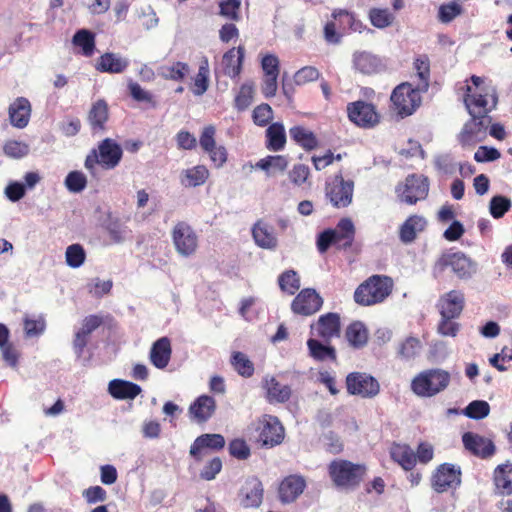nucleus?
Returning a JSON list of instances; mask_svg holds the SVG:
<instances>
[{
    "label": "nucleus",
    "instance_id": "nucleus-1",
    "mask_svg": "<svg viewBox=\"0 0 512 512\" xmlns=\"http://www.w3.org/2000/svg\"><path fill=\"white\" fill-rule=\"evenodd\" d=\"M367 471V466L364 463H355L342 458L332 460L327 466L332 484L341 490L358 488L364 481Z\"/></svg>",
    "mask_w": 512,
    "mask_h": 512
},
{
    "label": "nucleus",
    "instance_id": "nucleus-2",
    "mask_svg": "<svg viewBox=\"0 0 512 512\" xmlns=\"http://www.w3.org/2000/svg\"><path fill=\"white\" fill-rule=\"evenodd\" d=\"M122 157L121 145L112 138H105L87 154L84 167L91 175H95L97 166L104 170L115 169L120 164Z\"/></svg>",
    "mask_w": 512,
    "mask_h": 512
},
{
    "label": "nucleus",
    "instance_id": "nucleus-3",
    "mask_svg": "<svg viewBox=\"0 0 512 512\" xmlns=\"http://www.w3.org/2000/svg\"><path fill=\"white\" fill-rule=\"evenodd\" d=\"M393 280L386 275H372L354 291V301L360 306H372L382 303L393 290Z\"/></svg>",
    "mask_w": 512,
    "mask_h": 512
},
{
    "label": "nucleus",
    "instance_id": "nucleus-4",
    "mask_svg": "<svg viewBox=\"0 0 512 512\" xmlns=\"http://www.w3.org/2000/svg\"><path fill=\"white\" fill-rule=\"evenodd\" d=\"M422 92L409 82L400 83L390 95V109L401 119L413 115L421 106Z\"/></svg>",
    "mask_w": 512,
    "mask_h": 512
},
{
    "label": "nucleus",
    "instance_id": "nucleus-5",
    "mask_svg": "<svg viewBox=\"0 0 512 512\" xmlns=\"http://www.w3.org/2000/svg\"><path fill=\"white\" fill-rule=\"evenodd\" d=\"M447 269H450L457 278L466 280L471 278L477 269V265L463 252L452 250L444 251L433 265L434 276L442 275Z\"/></svg>",
    "mask_w": 512,
    "mask_h": 512
},
{
    "label": "nucleus",
    "instance_id": "nucleus-6",
    "mask_svg": "<svg viewBox=\"0 0 512 512\" xmlns=\"http://www.w3.org/2000/svg\"><path fill=\"white\" fill-rule=\"evenodd\" d=\"M355 238V227L350 218H342L334 229H326L318 235L317 248L326 252L332 245L338 249H348Z\"/></svg>",
    "mask_w": 512,
    "mask_h": 512
},
{
    "label": "nucleus",
    "instance_id": "nucleus-7",
    "mask_svg": "<svg viewBox=\"0 0 512 512\" xmlns=\"http://www.w3.org/2000/svg\"><path fill=\"white\" fill-rule=\"evenodd\" d=\"M450 380L449 372L442 369H428L413 378L411 389L417 396L433 397L445 390Z\"/></svg>",
    "mask_w": 512,
    "mask_h": 512
},
{
    "label": "nucleus",
    "instance_id": "nucleus-8",
    "mask_svg": "<svg viewBox=\"0 0 512 512\" xmlns=\"http://www.w3.org/2000/svg\"><path fill=\"white\" fill-rule=\"evenodd\" d=\"M395 193L400 202L415 205L428 197V177L416 173L409 174L403 182L397 184Z\"/></svg>",
    "mask_w": 512,
    "mask_h": 512
},
{
    "label": "nucleus",
    "instance_id": "nucleus-9",
    "mask_svg": "<svg viewBox=\"0 0 512 512\" xmlns=\"http://www.w3.org/2000/svg\"><path fill=\"white\" fill-rule=\"evenodd\" d=\"M354 181L345 180L342 173L335 174L325 183V196L334 208L348 207L353 200Z\"/></svg>",
    "mask_w": 512,
    "mask_h": 512
},
{
    "label": "nucleus",
    "instance_id": "nucleus-10",
    "mask_svg": "<svg viewBox=\"0 0 512 512\" xmlns=\"http://www.w3.org/2000/svg\"><path fill=\"white\" fill-rule=\"evenodd\" d=\"M257 441L261 446L273 448L280 445L285 437V429L277 416L264 414L257 419Z\"/></svg>",
    "mask_w": 512,
    "mask_h": 512
},
{
    "label": "nucleus",
    "instance_id": "nucleus-11",
    "mask_svg": "<svg viewBox=\"0 0 512 512\" xmlns=\"http://www.w3.org/2000/svg\"><path fill=\"white\" fill-rule=\"evenodd\" d=\"M348 119L357 127L371 129L381 121V115L374 104L357 100L347 104Z\"/></svg>",
    "mask_w": 512,
    "mask_h": 512
},
{
    "label": "nucleus",
    "instance_id": "nucleus-12",
    "mask_svg": "<svg viewBox=\"0 0 512 512\" xmlns=\"http://www.w3.org/2000/svg\"><path fill=\"white\" fill-rule=\"evenodd\" d=\"M461 476L462 471L459 466L442 463L436 467L431 475V487L437 493L455 490L461 485Z\"/></svg>",
    "mask_w": 512,
    "mask_h": 512
},
{
    "label": "nucleus",
    "instance_id": "nucleus-13",
    "mask_svg": "<svg viewBox=\"0 0 512 512\" xmlns=\"http://www.w3.org/2000/svg\"><path fill=\"white\" fill-rule=\"evenodd\" d=\"M341 316L337 312H327L320 315L316 321L310 324V334L323 342L331 343L341 336Z\"/></svg>",
    "mask_w": 512,
    "mask_h": 512
},
{
    "label": "nucleus",
    "instance_id": "nucleus-14",
    "mask_svg": "<svg viewBox=\"0 0 512 512\" xmlns=\"http://www.w3.org/2000/svg\"><path fill=\"white\" fill-rule=\"evenodd\" d=\"M348 394L361 398H373L380 392V384L372 375L365 372H351L346 376Z\"/></svg>",
    "mask_w": 512,
    "mask_h": 512
},
{
    "label": "nucleus",
    "instance_id": "nucleus-15",
    "mask_svg": "<svg viewBox=\"0 0 512 512\" xmlns=\"http://www.w3.org/2000/svg\"><path fill=\"white\" fill-rule=\"evenodd\" d=\"M171 236L175 249L180 255L188 257L196 252L198 236L187 222H177L173 227Z\"/></svg>",
    "mask_w": 512,
    "mask_h": 512
},
{
    "label": "nucleus",
    "instance_id": "nucleus-16",
    "mask_svg": "<svg viewBox=\"0 0 512 512\" xmlns=\"http://www.w3.org/2000/svg\"><path fill=\"white\" fill-rule=\"evenodd\" d=\"M324 304L322 296L313 288L302 289L291 302V311L295 315L312 316L321 310Z\"/></svg>",
    "mask_w": 512,
    "mask_h": 512
},
{
    "label": "nucleus",
    "instance_id": "nucleus-17",
    "mask_svg": "<svg viewBox=\"0 0 512 512\" xmlns=\"http://www.w3.org/2000/svg\"><path fill=\"white\" fill-rule=\"evenodd\" d=\"M225 443V438L221 434H202L191 444L189 454L195 462L199 463L209 453L222 450L225 447Z\"/></svg>",
    "mask_w": 512,
    "mask_h": 512
},
{
    "label": "nucleus",
    "instance_id": "nucleus-18",
    "mask_svg": "<svg viewBox=\"0 0 512 512\" xmlns=\"http://www.w3.org/2000/svg\"><path fill=\"white\" fill-rule=\"evenodd\" d=\"M491 117L475 116L467 121L459 135L462 145H473L485 139Z\"/></svg>",
    "mask_w": 512,
    "mask_h": 512
},
{
    "label": "nucleus",
    "instance_id": "nucleus-19",
    "mask_svg": "<svg viewBox=\"0 0 512 512\" xmlns=\"http://www.w3.org/2000/svg\"><path fill=\"white\" fill-rule=\"evenodd\" d=\"M261 387L264 390V397L266 401L270 404H282L291 399V386L281 383L273 375L264 376L261 382Z\"/></svg>",
    "mask_w": 512,
    "mask_h": 512
},
{
    "label": "nucleus",
    "instance_id": "nucleus-20",
    "mask_svg": "<svg viewBox=\"0 0 512 512\" xmlns=\"http://www.w3.org/2000/svg\"><path fill=\"white\" fill-rule=\"evenodd\" d=\"M462 442L466 450L481 459L490 458L495 454V445L489 438L473 432H465Z\"/></svg>",
    "mask_w": 512,
    "mask_h": 512
},
{
    "label": "nucleus",
    "instance_id": "nucleus-21",
    "mask_svg": "<svg viewBox=\"0 0 512 512\" xmlns=\"http://www.w3.org/2000/svg\"><path fill=\"white\" fill-rule=\"evenodd\" d=\"M465 306V296L460 290H451L440 296L437 308L441 317L458 318Z\"/></svg>",
    "mask_w": 512,
    "mask_h": 512
},
{
    "label": "nucleus",
    "instance_id": "nucleus-22",
    "mask_svg": "<svg viewBox=\"0 0 512 512\" xmlns=\"http://www.w3.org/2000/svg\"><path fill=\"white\" fill-rule=\"evenodd\" d=\"M263 493V485L259 478L248 477L239 492L241 505L245 508L259 507L263 500Z\"/></svg>",
    "mask_w": 512,
    "mask_h": 512
},
{
    "label": "nucleus",
    "instance_id": "nucleus-23",
    "mask_svg": "<svg viewBox=\"0 0 512 512\" xmlns=\"http://www.w3.org/2000/svg\"><path fill=\"white\" fill-rule=\"evenodd\" d=\"M464 95V103L471 117L484 116L490 117L489 113L495 107L496 102L489 105L488 95L481 92H472V87L466 85Z\"/></svg>",
    "mask_w": 512,
    "mask_h": 512
},
{
    "label": "nucleus",
    "instance_id": "nucleus-24",
    "mask_svg": "<svg viewBox=\"0 0 512 512\" xmlns=\"http://www.w3.org/2000/svg\"><path fill=\"white\" fill-rule=\"evenodd\" d=\"M306 488V480L303 476L292 474L285 477L279 484L278 495L283 503L294 502Z\"/></svg>",
    "mask_w": 512,
    "mask_h": 512
},
{
    "label": "nucleus",
    "instance_id": "nucleus-25",
    "mask_svg": "<svg viewBox=\"0 0 512 512\" xmlns=\"http://www.w3.org/2000/svg\"><path fill=\"white\" fill-rule=\"evenodd\" d=\"M245 58V47L239 45L227 50L222 56L223 73L231 79L239 78Z\"/></svg>",
    "mask_w": 512,
    "mask_h": 512
},
{
    "label": "nucleus",
    "instance_id": "nucleus-26",
    "mask_svg": "<svg viewBox=\"0 0 512 512\" xmlns=\"http://www.w3.org/2000/svg\"><path fill=\"white\" fill-rule=\"evenodd\" d=\"M109 105L105 99H98L92 103L87 121L93 134L102 133L106 130L109 120Z\"/></svg>",
    "mask_w": 512,
    "mask_h": 512
},
{
    "label": "nucleus",
    "instance_id": "nucleus-27",
    "mask_svg": "<svg viewBox=\"0 0 512 512\" xmlns=\"http://www.w3.org/2000/svg\"><path fill=\"white\" fill-rule=\"evenodd\" d=\"M103 324V318L98 315H89L82 321L81 328L76 332L73 346L75 353L81 357L88 343L89 335Z\"/></svg>",
    "mask_w": 512,
    "mask_h": 512
},
{
    "label": "nucleus",
    "instance_id": "nucleus-28",
    "mask_svg": "<svg viewBox=\"0 0 512 512\" xmlns=\"http://www.w3.org/2000/svg\"><path fill=\"white\" fill-rule=\"evenodd\" d=\"M216 410V401L208 395H201L190 405L189 415L197 423L209 420Z\"/></svg>",
    "mask_w": 512,
    "mask_h": 512
},
{
    "label": "nucleus",
    "instance_id": "nucleus-29",
    "mask_svg": "<svg viewBox=\"0 0 512 512\" xmlns=\"http://www.w3.org/2000/svg\"><path fill=\"white\" fill-rule=\"evenodd\" d=\"M427 227L425 217L413 214L410 215L399 228V239L402 243L408 244L415 241L418 233L423 232Z\"/></svg>",
    "mask_w": 512,
    "mask_h": 512
},
{
    "label": "nucleus",
    "instance_id": "nucleus-30",
    "mask_svg": "<svg viewBox=\"0 0 512 512\" xmlns=\"http://www.w3.org/2000/svg\"><path fill=\"white\" fill-rule=\"evenodd\" d=\"M495 492L501 496L512 495V464L506 462L498 465L493 471Z\"/></svg>",
    "mask_w": 512,
    "mask_h": 512
},
{
    "label": "nucleus",
    "instance_id": "nucleus-31",
    "mask_svg": "<svg viewBox=\"0 0 512 512\" xmlns=\"http://www.w3.org/2000/svg\"><path fill=\"white\" fill-rule=\"evenodd\" d=\"M307 348L309 356L316 361L324 362L329 360L335 362L337 360L336 349L330 343L323 342L317 337L311 336L307 340Z\"/></svg>",
    "mask_w": 512,
    "mask_h": 512
},
{
    "label": "nucleus",
    "instance_id": "nucleus-32",
    "mask_svg": "<svg viewBox=\"0 0 512 512\" xmlns=\"http://www.w3.org/2000/svg\"><path fill=\"white\" fill-rule=\"evenodd\" d=\"M172 354L171 342L168 337L156 340L150 350V361L158 369H164L169 364Z\"/></svg>",
    "mask_w": 512,
    "mask_h": 512
},
{
    "label": "nucleus",
    "instance_id": "nucleus-33",
    "mask_svg": "<svg viewBox=\"0 0 512 512\" xmlns=\"http://www.w3.org/2000/svg\"><path fill=\"white\" fill-rule=\"evenodd\" d=\"M129 66V61L112 52L102 54L95 65L97 71L102 73L119 74Z\"/></svg>",
    "mask_w": 512,
    "mask_h": 512
},
{
    "label": "nucleus",
    "instance_id": "nucleus-34",
    "mask_svg": "<svg viewBox=\"0 0 512 512\" xmlns=\"http://www.w3.org/2000/svg\"><path fill=\"white\" fill-rule=\"evenodd\" d=\"M291 140L305 151H312L318 148L319 140L316 134L302 125H295L289 129Z\"/></svg>",
    "mask_w": 512,
    "mask_h": 512
},
{
    "label": "nucleus",
    "instance_id": "nucleus-35",
    "mask_svg": "<svg viewBox=\"0 0 512 512\" xmlns=\"http://www.w3.org/2000/svg\"><path fill=\"white\" fill-rule=\"evenodd\" d=\"M390 457L405 471H411L416 466L415 452L407 444L393 443Z\"/></svg>",
    "mask_w": 512,
    "mask_h": 512
},
{
    "label": "nucleus",
    "instance_id": "nucleus-36",
    "mask_svg": "<svg viewBox=\"0 0 512 512\" xmlns=\"http://www.w3.org/2000/svg\"><path fill=\"white\" fill-rule=\"evenodd\" d=\"M287 142L285 127L281 122H274L265 131V147L278 152L285 148Z\"/></svg>",
    "mask_w": 512,
    "mask_h": 512
},
{
    "label": "nucleus",
    "instance_id": "nucleus-37",
    "mask_svg": "<svg viewBox=\"0 0 512 512\" xmlns=\"http://www.w3.org/2000/svg\"><path fill=\"white\" fill-rule=\"evenodd\" d=\"M108 391L110 395L115 399L132 400L141 393L142 389L138 384H135L133 382L121 379H114L110 381L108 385Z\"/></svg>",
    "mask_w": 512,
    "mask_h": 512
},
{
    "label": "nucleus",
    "instance_id": "nucleus-38",
    "mask_svg": "<svg viewBox=\"0 0 512 512\" xmlns=\"http://www.w3.org/2000/svg\"><path fill=\"white\" fill-rule=\"evenodd\" d=\"M345 338L354 349L363 348L369 339V332L365 324L359 320L352 321L345 329Z\"/></svg>",
    "mask_w": 512,
    "mask_h": 512
},
{
    "label": "nucleus",
    "instance_id": "nucleus-39",
    "mask_svg": "<svg viewBox=\"0 0 512 512\" xmlns=\"http://www.w3.org/2000/svg\"><path fill=\"white\" fill-rule=\"evenodd\" d=\"M31 106L27 99L18 98L10 105L9 118L11 124L18 128L25 127L29 122Z\"/></svg>",
    "mask_w": 512,
    "mask_h": 512
},
{
    "label": "nucleus",
    "instance_id": "nucleus-40",
    "mask_svg": "<svg viewBox=\"0 0 512 512\" xmlns=\"http://www.w3.org/2000/svg\"><path fill=\"white\" fill-rule=\"evenodd\" d=\"M354 67L362 74L371 75L382 70L381 60L370 53L361 52L354 56Z\"/></svg>",
    "mask_w": 512,
    "mask_h": 512
},
{
    "label": "nucleus",
    "instance_id": "nucleus-41",
    "mask_svg": "<svg viewBox=\"0 0 512 512\" xmlns=\"http://www.w3.org/2000/svg\"><path fill=\"white\" fill-rule=\"evenodd\" d=\"M209 177V170L204 165H196L185 169L181 173V184L185 187H197L203 185Z\"/></svg>",
    "mask_w": 512,
    "mask_h": 512
},
{
    "label": "nucleus",
    "instance_id": "nucleus-42",
    "mask_svg": "<svg viewBox=\"0 0 512 512\" xmlns=\"http://www.w3.org/2000/svg\"><path fill=\"white\" fill-rule=\"evenodd\" d=\"M288 158L285 155H268L260 159L255 167L265 171L270 176L275 172H284L288 167Z\"/></svg>",
    "mask_w": 512,
    "mask_h": 512
},
{
    "label": "nucleus",
    "instance_id": "nucleus-43",
    "mask_svg": "<svg viewBox=\"0 0 512 512\" xmlns=\"http://www.w3.org/2000/svg\"><path fill=\"white\" fill-rule=\"evenodd\" d=\"M256 244L261 248L272 249L277 245V239L263 221H258L252 228Z\"/></svg>",
    "mask_w": 512,
    "mask_h": 512
},
{
    "label": "nucleus",
    "instance_id": "nucleus-44",
    "mask_svg": "<svg viewBox=\"0 0 512 512\" xmlns=\"http://www.w3.org/2000/svg\"><path fill=\"white\" fill-rule=\"evenodd\" d=\"M414 69L416 70V76L418 77L417 86L422 91H427L430 82V60L425 54L415 58L413 63Z\"/></svg>",
    "mask_w": 512,
    "mask_h": 512
},
{
    "label": "nucleus",
    "instance_id": "nucleus-45",
    "mask_svg": "<svg viewBox=\"0 0 512 512\" xmlns=\"http://www.w3.org/2000/svg\"><path fill=\"white\" fill-rule=\"evenodd\" d=\"M230 364L233 369L244 378H250L254 375V363L243 352L234 351L230 358Z\"/></svg>",
    "mask_w": 512,
    "mask_h": 512
},
{
    "label": "nucleus",
    "instance_id": "nucleus-46",
    "mask_svg": "<svg viewBox=\"0 0 512 512\" xmlns=\"http://www.w3.org/2000/svg\"><path fill=\"white\" fill-rule=\"evenodd\" d=\"M334 20L338 21V29L340 31H360L362 28V22L357 20L355 15L344 9H336L332 12Z\"/></svg>",
    "mask_w": 512,
    "mask_h": 512
},
{
    "label": "nucleus",
    "instance_id": "nucleus-47",
    "mask_svg": "<svg viewBox=\"0 0 512 512\" xmlns=\"http://www.w3.org/2000/svg\"><path fill=\"white\" fill-rule=\"evenodd\" d=\"M72 43L80 47L82 54L86 57L92 56L95 51V35L89 30H78L72 38Z\"/></svg>",
    "mask_w": 512,
    "mask_h": 512
},
{
    "label": "nucleus",
    "instance_id": "nucleus-48",
    "mask_svg": "<svg viewBox=\"0 0 512 512\" xmlns=\"http://www.w3.org/2000/svg\"><path fill=\"white\" fill-rule=\"evenodd\" d=\"M278 285L283 293L294 295L300 288V276L293 269L285 270L278 276Z\"/></svg>",
    "mask_w": 512,
    "mask_h": 512
},
{
    "label": "nucleus",
    "instance_id": "nucleus-49",
    "mask_svg": "<svg viewBox=\"0 0 512 512\" xmlns=\"http://www.w3.org/2000/svg\"><path fill=\"white\" fill-rule=\"evenodd\" d=\"M209 74L208 59L203 58L193 82L192 92L194 95L201 96L207 91L209 87Z\"/></svg>",
    "mask_w": 512,
    "mask_h": 512
},
{
    "label": "nucleus",
    "instance_id": "nucleus-50",
    "mask_svg": "<svg viewBox=\"0 0 512 512\" xmlns=\"http://www.w3.org/2000/svg\"><path fill=\"white\" fill-rule=\"evenodd\" d=\"M254 85L253 83H244L240 86L234 99V106L238 111L246 110L253 101Z\"/></svg>",
    "mask_w": 512,
    "mask_h": 512
},
{
    "label": "nucleus",
    "instance_id": "nucleus-51",
    "mask_svg": "<svg viewBox=\"0 0 512 512\" xmlns=\"http://www.w3.org/2000/svg\"><path fill=\"white\" fill-rule=\"evenodd\" d=\"M371 24L379 29L390 26L394 20V15L387 8H372L369 11Z\"/></svg>",
    "mask_w": 512,
    "mask_h": 512
},
{
    "label": "nucleus",
    "instance_id": "nucleus-52",
    "mask_svg": "<svg viewBox=\"0 0 512 512\" xmlns=\"http://www.w3.org/2000/svg\"><path fill=\"white\" fill-rule=\"evenodd\" d=\"M512 207L510 198L503 195L493 196L489 203V211L493 218H502Z\"/></svg>",
    "mask_w": 512,
    "mask_h": 512
},
{
    "label": "nucleus",
    "instance_id": "nucleus-53",
    "mask_svg": "<svg viewBox=\"0 0 512 512\" xmlns=\"http://www.w3.org/2000/svg\"><path fill=\"white\" fill-rule=\"evenodd\" d=\"M64 183L69 192L79 193L86 188L87 177L83 172L74 170L67 174Z\"/></svg>",
    "mask_w": 512,
    "mask_h": 512
},
{
    "label": "nucleus",
    "instance_id": "nucleus-54",
    "mask_svg": "<svg viewBox=\"0 0 512 512\" xmlns=\"http://www.w3.org/2000/svg\"><path fill=\"white\" fill-rule=\"evenodd\" d=\"M240 9L241 0H222L219 3V15L232 21L240 20Z\"/></svg>",
    "mask_w": 512,
    "mask_h": 512
},
{
    "label": "nucleus",
    "instance_id": "nucleus-55",
    "mask_svg": "<svg viewBox=\"0 0 512 512\" xmlns=\"http://www.w3.org/2000/svg\"><path fill=\"white\" fill-rule=\"evenodd\" d=\"M162 77L167 80L182 81L189 73V66L184 62L177 61L169 67H163Z\"/></svg>",
    "mask_w": 512,
    "mask_h": 512
},
{
    "label": "nucleus",
    "instance_id": "nucleus-56",
    "mask_svg": "<svg viewBox=\"0 0 512 512\" xmlns=\"http://www.w3.org/2000/svg\"><path fill=\"white\" fill-rule=\"evenodd\" d=\"M65 258L68 266L71 268H78L84 263L86 253L82 245L72 244L67 247Z\"/></svg>",
    "mask_w": 512,
    "mask_h": 512
},
{
    "label": "nucleus",
    "instance_id": "nucleus-57",
    "mask_svg": "<svg viewBox=\"0 0 512 512\" xmlns=\"http://www.w3.org/2000/svg\"><path fill=\"white\" fill-rule=\"evenodd\" d=\"M252 119L259 127L267 126L273 119V110L267 103L256 106L252 112Z\"/></svg>",
    "mask_w": 512,
    "mask_h": 512
},
{
    "label": "nucleus",
    "instance_id": "nucleus-58",
    "mask_svg": "<svg viewBox=\"0 0 512 512\" xmlns=\"http://www.w3.org/2000/svg\"><path fill=\"white\" fill-rule=\"evenodd\" d=\"M490 406L486 401L475 400L468 404L464 410V414L471 419H483L488 416Z\"/></svg>",
    "mask_w": 512,
    "mask_h": 512
},
{
    "label": "nucleus",
    "instance_id": "nucleus-59",
    "mask_svg": "<svg viewBox=\"0 0 512 512\" xmlns=\"http://www.w3.org/2000/svg\"><path fill=\"white\" fill-rule=\"evenodd\" d=\"M321 73L314 66H304L300 68L294 75L296 85H305L319 79Z\"/></svg>",
    "mask_w": 512,
    "mask_h": 512
},
{
    "label": "nucleus",
    "instance_id": "nucleus-60",
    "mask_svg": "<svg viewBox=\"0 0 512 512\" xmlns=\"http://www.w3.org/2000/svg\"><path fill=\"white\" fill-rule=\"evenodd\" d=\"M421 347L420 341L415 337H408L403 341L398 349V355L404 359L414 358Z\"/></svg>",
    "mask_w": 512,
    "mask_h": 512
},
{
    "label": "nucleus",
    "instance_id": "nucleus-61",
    "mask_svg": "<svg viewBox=\"0 0 512 512\" xmlns=\"http://www.w3.org/2000/svg\"><path fill=\"white\" fill-rule=\"evenodd\" d=\"M462 7L456 2L442 4L439 7L438 18L442 23H449L457 16L461 15Z\"/></svg>",
    "mask_w": 512,
    "mask_h": 512
},
{
    "label": "nucleus",
    "instance_id": "nucleus-62",
    "mask_svg": "<svg viewBox=\"0 0 512 512\" xmlns=\"http://www.w3.org/2000/svg\"><path fill=\"white\" fill-rule=\"evenodd\" d=\"M289 179L296 186H302L310 176V169L305 164H295L289 171Z\"/></svg>",
    "mask_w": 512,
    "mask_h": 512
},
{
    "label": "nucleus",
    "instance_id": "nucleus-63",
    "mask_svg": "<svg viewBox=\"0 0 512 512\" xmlns=\"http://www.w3.org/2000/svg\"><path fill=\"white\" fill-rule=\"evenodd\" d=\"M221 469L222 460L219 457H214L204 465L200 471V478L206 481H211L216 478Z\"/></svg>",
    "mask_w": 512,
    "mask_h": 512
},
{
    "label": "nucleus",
    "instance_id": "nucleus-64",
    "mask_svg": "<svg viewBox=\"0 0 512 512\" xmlns=\"http://www.w3.org/2000/svg\"><path fill=\"white\" fill-rule=\"evenodd\" d=\"M229 453L239 460H246L250 456V448L243 439H234L229 443Z\"/></svg>",
    "mask_w": 512,
    "mask_h": 512
}]
</instances>
